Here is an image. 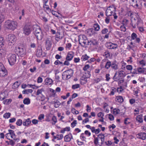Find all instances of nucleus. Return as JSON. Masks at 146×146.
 Returning a JSON list of instances; mask_svg holds the SVG:
<instances>
[{
	"label": "nucleus",
	"mask_w": 146,
	"mask_h": 146,
	"mask_svg": "<svg viewBox=\"0 0 146 146\" xmlns=\"http://www.w3.org/2000/svg\"><path fill=\"white\" fill-rule=\"evenodd\" d=\"M5 27L6 28L13 31L15 29L17 26V23L12 20H7L5 22Z\"/></svg>",
	"instance_id": "1"
},
{
	"label": "nucleus",
	"mask_w": 146,
	"mask_h": 146,
	"mask_svg": "<svg viewBox=\"0 0 146 146\" xmlns=\"http://www.w3.org/2000/svg\"><path fill=\"white\" fill-rule=\"evenodd\" d=\"M33 30V26L31 23H26L23 27V33L26 35L28 36L31 33Z\"/></svg>",
	"instance_id": "2"
},
{
	"label": "nucleus",
	"mask_w": 146,
	"mask_h": 146,
	"mask_svg": "<svg viewBox=\"0 0 146 146\" xmlns=\"http://www.w3.org/2000/svg\"><path fill=\"white\" fill-rule=\"evenodd\" d=\"M34 31V33L37 39L39 40H42L44 36V35L40 27L38 25H36Z\"/></svg>",
	"instance_id": "3"
},
{
	"label": "nucleus",
	"mask_w": 146,
	"mask_h": 146,
	"mask_svg": "<svg viewBox=\"0 0 146 146\" xmlns=\"http://www.w3.org/2000/svg\"><path fill=\"white\" fill-rule=\"evenodd\" d=\"M125 75V73L123 70H118L115 72L113 79L115 81H117L120 78L124 77Z\"/></svg>",
	"instance_id": "4"
},
{
	"label": "nucleus",
	"mask_w": 146,
	"mask_h": 146,
	"mask_svg": "<svg viewBox=\"0 0 146 146\" xmlns=\"http://www.w3.org/2000/svg\"><path fill=\"white\" fill-rule=\"evenodd\" d=\"M73 73V71L71 69L64 71L62 74V79L64 80L69 79L72 77Z\"/></svg>",
	"instance_id": "5"
},
{
	"label": "nucleus",
	"mask_w": 146,
	"mask_h": 146,
	"mask_svg": "<svg viewBox=\"0 0 146 146\" xmlns=\"http://www.w3.org/2000/svg\"><path fill=\"white\" fill-rule=\"evenodd\" d=\"M78 41L79 43L83 46L88 44V40L86 36L84 35H81L79 36Z\"/></svg>",
	"instance_id": "6"
},
{
	"label": "nucleus",
	"mask_w": 146,
	"mask_h": 146,
	"mask_svg": "<svg viewBox=\"0 0 146 146\" xmlns=\"http://www.w3.org/2000/svg\"><path fill=\"white\" fill-rule=\"evenodd\" d=\"M6 39L10 45L14 44L16 40L15 36L13 34H9L6 37Z\"/></svg>",
	"instance_id": "7"
},
{
	"label": "nucleus",
	"mask_w": 146,
	"mask_h": 146,
	"mask_svg": "<svg viewBox=\"0 0 146 146\" xmlns=\"http://www.w3.org/2000/svg\"><path fill=\"white\" fill-rule=\"evenodd\" d=\"M116 8L114 6L112 5L109 7L106 11V15L107 16H110L115 14Z\"/></svg>",
	"instance_id": "8"
},
{
	"label": "nucleus",
	"mask_w": 146,
	"mask_h": 146,
	"mask_svg": "<svg viewBox=\"0 0 146 146\" xmlns=\"http://www.w3.org/2000/svg\"><path fill=\"white\" fill-rule=\"evenodd\" d=\"M16 55L15 54H10L8 57V60L10 64L13 65L16 62Z\"/></svg>",
	"instance_id": "9"
},
{
	"label": "nucleus",
	"mask_w": 146,
	"mask_h": 146,
	"mask_svg": "<svg viewBox=\"0 0 146 146\" xmlns=\"http://www.w3.org/2000/svg\"><path fill=\"white\" fill-rule=\"evenodd\" d=\"M119 45L118 43H115L111 42H107L106 44V47L109 49H115L117 48Z\"/></svg>",
	"instance_id": "10"
},
{
	"label": "nucleus",
	"mask_w": 146,
	"mask_h": 146,
	"mask_svg": "<svg viewBox=\"0 0 146 146\" xmlns=\"http://www.w3.org/2000/svg\"><path fill=\"white\" fill-rule=\"evenodd\" d=\"M17 53L18 55L21 56H23L25 54V51L23 48L18 47L16 49Z\"/></svg>",
	"instance_id": "11"
},
{
	"label": "nucleus",
	"mask_w": 146,
	"mask_h": 146,
	"mask_svg": "<svg viewBox=\"0 0 146 146\" xmlns=\"http://www.w3.org/2000/svg\"><path fill=\"white\" fill-rule=\"evenodd\" d=\"M74 53L73 52L71 51L68 52L66 58V59L68 60L71 61L72 60L74 56Z\"/></svg>",
	"instance_id": "12"
},
{
	"label": "nucleus",
	"mask_w": 146,
	"mask_h": 146,
	"mask_svg": "<svg viewBox=\"0 0 146 146\" xmlns=\"http://www.w3.org/2000/svg\"><path fill=\"white\" fill-rule=\"evenodd\" d=\"M98 41L94 39H92L91 40H88L87 45H97L98 44Z\"/></svg>",
	"instance_id": "13"
},
{
	"label": "nucleus",
	"mask_w": 146,
	"mask_h": 146,
	"mask_svg": "<svg viewBox=\"0 0 146 146\" xmlns=\"http://www.w3.org/2000/svg\"><path fill=\"white\" fill-rule=\"evenodd\" d=\"M138 138L144 140L146 139V133L144 132H141L137 135Z\"/></svg>",
	"instance_id": "14"
},
{
	"label": "nucleus",
	"mask_w": 146,
	"mask_h": 146,
	"mask_svg": "<svg viewBox=\"0 0 146 146\" xmlns=\"http://www.w3.org/2000/svg\"><path fill=\"white\" fill-rule=\"evenodd\" d=\"M31 123V121L29 118L25 119L23 122V126L27 127H29Z\"/></svg>",
	"instance_id": "15"
},
{
	"label": "nucleus",
	"mask_w": 146,
	"mask_h": 146,
	"mask_svg": "<svg viewBox=\"0 0 146 146\" xmlns=\"http://www.w3.org/2000/svg\"><path fill=\"white\" fill-rule=\"evenodd\" d=\"M44 90L42 88L38 89L37 90L36 94L37 96H38L40 94L42 96L39 99V100H40L41 101L44 100V97L43 96H42V92Z\"/></svg>",
	"instance_id": "16"
},
{
	"label": "nucleus",
	"mask_w": 146,
	"mask_h": 146,
	"mask_svg": "<svg viewBox=\"0 0 146 146\" xmlns=\"http://www.w3.org/2000/svg\"><path fill=\"white\" fill-rule=\"evenodd\" d=\"M72 139L73 136L70 133L65 135L64 137V141L65 142H70Z\"/></svg>",
	"instance_id": "17"
},
{
	"label": "nucleus",
	"mask_w": 146,
	"mask_h": 146,
	"mask_svg": "<svg viewBox=\"0 0 146 146\" xmlns=\"http://www.w3.org/2000/svg\"><path fill=\"white\" fill-rule=\"evenodd\" d=\"M91 76L90 72L89 71H86L84 74L83 76L81 78V80H83V78H84L85 81V83L86 82V80H85L86 78H89Z\"/></svg>",
	"instance_id": "18"
},
{
	"label": "nucleus",
	"mask_w": 146,
	"mask_h": 146,
	"mask_svg": "<svg viewBox=\"0 0 146 146\" xmlns=\"http://www.w3.org/2000/svg\"><path fill=\"white\" fill-rule=\"evenodd\" d=\"M45 84L48 86L52 85L53 84V80L49 78H46L44 80Z\"/></svg>",
	"instance_id": "19"
},
{
	"label": "nucleus",
	"mask_w": 146,
	"mask_h": 146,
	"mask_svg": "<svg viewBox=\"0 0 146 146\" xmlns=\"http://www.w3.org/2000/svg\"><path fill=\"white\" fill-rule=\"evenodd\" d=\"M98 138L101 140V142L99 144V145L101 146L104 142L105 136L104 134L102 133L98 135Z\"/></svg>",
	"instance_id": "20"
},
{
	"label": "nucleus",
	"mask_w": 146,
	"mask_h": 146,
	"mask_svg": "<svg viewBox=\"0 0 146 146\" xmlns=\"http://www.w3.org/2000/svg\"><path fill=\"white\" fill-rule=\"evenodd\" d=\"M136 120L137 122L139 123H143V114H141L137 116Z\"/></svg>",
	"instance_id": "21"
},
{
	"label": "nucleus",
	"mask_w": 146,
	"mask_h": 146,
	"mask_svg": "<svg viewBox=\"0 0 146 146\" xmlns=\"http://www.w3.org/2000/svg\"><path fill=\"white\" fill-rule=\"evenodd\" d=\"M8 74L7 71L5 68L4 69L0 70V76L1 77L5 76Z\"/></svg>",
	"instance_id": "22"
},
{
	"label": "nucleus",
	"mask_w": 146,
	"mask_h": 146,
	"mask_svg": "<svg viewBox=\"0 0 146 146\" xmlns=\"http://www.w3.org/2000/svg\"><path fill=\"white\" fill-rule=\"evenodd\" d=\"M6 54V51L3 49H0V58H4Z\"/></svg>",
	"instance_id": "23"
},
{
	"label": "nucleus",
	"mask_w": 146,
	"mask_h": 146,
	"mask_svg": "<svg viewBox=\"0 0 146 146\" xmlns=\"http://www.w3.org/2000/svg\"><path fill=\"white\" fill-rule=\"evenodd\" d=\"M103 108L104 111L106 113H108L109 111V106L106 103H104L103 104Z\"/></svg>",
	"instance_id": "24"
},
{
	"label": "nucleus",
	"mask_w": 146,
	"mask_h": 146,
	"mask_svg": "<svg viewBox=\"0 0 146 146\" xmlns=\"http://www.w3.org/2000/svg\"><path fill=\"white\" fill-rule=\"evenodd\" d=\"M111 62L110 60H107L104 68L107 69H108L111 66Z\"/></svg>",
	"instance_id": "25"
},
{
	"label": "nucleus",
	"mask_w": 146,
	"mask_h": 146,
	"mask_svg": "<svg viewBox=\"0 0 146 146\" xmlns=\"http://www.w3.org/2000/svg\"><path fill=\"white\" fill-rule=\"evenodd\" d=\"M91 131L92 133H95L96 134L99 133L100 131L99 128L95 129L94 127H91Z\"/></svg>",
	"instance_id": "26"
},
{
	"label": "nucleus",
	"mask_w": 146,
	"mask_h": 146,
	"mask_svg": "<svg viewBox=\"0 0 146 146\" xmlns=\"http://www.w3.org/2000/svg\"><path fill=\"white\" fill-rule=\"evenodd\" d=\"M9 132L10 135H11V137L12 138H15L16 137V135L14 131L11 129H9L8 130Z\"/></svg>",
	"instance_id": "27"
},
{
	"label": "nucleus",
	"mask_w": 146,
	"mask_h": 146,
	"mask_svg": "<svg viewBox=\"0 0 146 146\" xmlns=\"http://www.w3.org/2000/svg\"><path fill=\"white\" fill-rule=\"evenodd\" d=\"M20 84V83L18 81H16L13 85L12 86V88L14 89H15L18 88Z\"/></svg>",
	"instance_id": "28"
},
{
	"label": "nucleus",
	"mask_w": 146,
	"mask_h": 146,
	"mask_svg": "<svg viewBox=\"0 0 146 146\" xmlns=\"http://www.w3.org/2000/svg\"><path fill=\"white\" fill-rule=\"evenodd\" d=\"M7 96L4 92L1 93L0 94V100L2 101L6 98Z\"/></svg>",
	"instance_id": "29"
},
{
	"label": "nucleus",
	"mask_w": 146,
	"mask_h": 146,
	"mask_svg": "<svg viewBox=\"0 0 146 146\" xmlns=\"http://www.w3.org/2000/svg\"><path fill=\"white\" fill-rule=\"evenodd\" d=\"M90 58L86 54H85L82 55L81 58L82 61H85L88 60Z\"/></svg>",
	"instance_id": "30"
},
{
	"label": "nucleus",
	"mask_w": 146,
	"mask_h": 146,
	"mask_svg": "<svg viewBox=\"0 0 146 146\" xmlns=\"http://www.w3.org/2000/svg\"><path fill=\"white\" fill-rule=\"evenodd\" d=\"M111 112L114 115H117L119 114L120 112V110L117 108L114 109L112 111H111Z\"/></svg>",
	"instance_id": "31"
},
{
	"label": "nucleus",
	"mask_w": 146,
	"mask_h": 146,
	"mask_svg": "<svg viewBox=\"0 0 146 146\" xmlns=\"http://www.w3.org/2000/svg\"><path fill=\"white\" fill-rule=\"evenodd\" d=\"M111 67L112 69L115 70H117L118 68L117 65L116 64L115 62H113L111 63Z\"/></svg>",
	"instance_id": "32"
},
{
	"label": "nucleus",
	"mask_w": 146,
	"mask_h": 146,
	"mask_svg": "<svg viewBox=\"0 0 146 146\" xmlns=\"http://www.w3.org/2000/svg\"><path fill=\"white\" fill-rule=\"evenodd\" d=\"M115 100L116 102H122L123 101V99L122 96H119L116 97Z\"/></svg>",
	"instance_id": "33"
},
{
	"label": "nucleus",
	"mask_w": 146,
	"mask_h": 146,
	"mask_svg": "<svg viewBox=\"0 0 146 146\" xmlns=\"http://www.w3.org/2000/svg\"><path fill=\"white\" fill-rule=\"evenodd\" d=\"M52 43L49 40H46V46L47 49L49 48L51 46Z\"/></svg>",
	"instance_id": "34"
},
{
	"label": "nucleus",
	"mask_w": 146,
	"mask_h": 146,
	"mask_svg": "<svg viewBox=\"0 0 146 146\" xmlns=\"http://www.w3.org/2000/svg\"><path fill=\"white\" fill-rule=\"evenodd\" d=\"M54 107L55 108H57L60 105V103L58 100H56L54 101Z\"/></svg>",
	"instance_id": "35"
},
{
	"label": "nucleus",
	"mask_w": 146,
	"mask_h": 146,
	"mask_svg": "<svg viewBox=\"0 0 146 146\" xmlns=\"http://www.w3.org/2000/svg\"><path fill=\"white\" fill-rule=\"evenodd\" d=\"M102 77L100 76L97 77L94 79V83H98L102 80Z\"/></svg>",
	"instance_id": "36"
},
{
	"label": "nucleus",
	"mask_w": 146,
	"mask_h": 146,
	"mask_svg": "<svg viewBox=\"0 0 146 146\" xmlns=\"http://www.w3.org/2000/svg\"><path fill=\"white\" fill-rule=\"evenodd\" d=\"M138 73L139 74L143 73L145 72V68L139 67L137 68Z\"/></svg>",
	"instance_id": "37"
},
{
	"label": "nucleus",
	"mask_w": 146,
	"mask_h": 146,
	"mask_svg": "<svg viewBox=\"0 0 146 146\" xmlns=\"http://www.w3.org/2000/svg\"><path fill=\"white\" fill-rule=\"evenodd\" d=\"M23 103L24 104L28 105L30 103V101L29 98H26L24 99Z\"/></svg>",
	"instance_id": "38"
},
{
	"label": "nucleus",
	"mask_w": 146,
	"mask_h": 146,
	"mask_svg": "<svg viewBox=\"0 0 146 146\" xmlns=\"http://www.w3.org/2000/svg\"><path fill=\"white\" fill-rule=\"evenodd\" d=\"M131 3L132 4V5L134 7H138V5L137 3V1L135 0H132L131 1Z\"/></svg>",
	"instance_id": "39"
},
{
	"label": "nucleus",
	"mask_w": 146,
	"mask_h": 146,
	"mask_svg": "<svg viewBox=\"0 0 146 146\" xmlns=\"http://www.w3.org/2000/svg\"><path fill=\"white\" fill-rule=\"evenodd\" d=\"M33 91V90L31 89L25 90L23 91V94H28L29 93H32Z\"/></svg>",
	"instance_id": "40"
},
{
	"label": "nucleus",
	"mask_w": 146,
	"mask_h": 146,
	"mask_svg": "<svg viewBox=\"0 0 146 146\" xmlns=\"http://www.w3.org/2000/svg\"><path fill=\"white\" fill-rule=\"evenodd\" d=\"M11 115V113L9 112H7L5 113L3 117L5 119H8L9 118Z\"/></svg>",
	"instance_id": "41"
},
{
	"label": "nucleus",
	"mask_w": 146,
	"mask_h": 146,
	"mask_svg": "<svg viewBox=\"0 0 146 146\" xmlns=\"http://www.w3.org/2000/svg\"><path fill=\"white\" fill-rule=\"evenodd\" d=\"M42 54V49H39L37 50L36 55L37 56H40Z\"/></svg>",
	"instance_id": "42"
},
{
	"label": "nucleus",
	"mask_w": 146,
	"mask_h": 146,
	"mask_svg": "<svg viewBox=\"0 0 146 146\" xmlns=\"http://www.w3.org/2000/svg\"><path fill=\"white\" fill-rule=\"evenodd\" d=\"M52 120L53 121L52 123V125L55 124L57 121V118L56 117L54 116H52Z\"/></svg>",
	"instance_id": "43"
},
{
	"label": "nucleus",
	"mask_w": 146,
	"mask_h": 146,
	"mask_svg": "<svg viewBox=\"0 0 146 146\" xmlns=\"http://www.w3.org/2000/svg\"><path fill=\"white\" fill-rule=\"evenodd\" d=\"M107 59H103L101 63L100 66L102 68H104L105 65L106 64V62Z\"/></svg>",
	"instance_id": "44"
},
{
	"label": "nucleus",
	"mask_w": 146,
	"mask_h": 146,
	"mask_svg": "<svg viewBox=\"0 0 146 146\" xmlns=\"http://www.w3.org/2000/svg\"><path fill=\"white\" fill-rule=\"evenodd\" d=\"M12 101V100L11 99H6L3 101V103L4 104H10Z\"/></svg>",
	"instance_id": "45"
},
{
	"label": "nucleus",
	"mask_w": 146,
	"mask_h": 146,
	"mask_svg": "<svg viewBox=\"0 0 146 146\" xmlns=\"http://www.w3.org/2000/svg\"><path fill=\"white\" fill-rule=\"evenodd\" d=\"M94 28L95 30L96 31H98L100 29V26L97 23L95 24L94 25Z\"/></svg>",
	"instance_id": "46"
},
{
	"label": "nucleus",
	"mask_w": 146,
	"mask_h": 146,
	"mask_svg": "<svg viewBox=\"0 0 146 146\" xmlns=\"http://www.w3.org/2000/svg\"><path fill=\"white\" fill-rule=\"evenodd\" d=\"M22 120L20 119H19L17 120L16 123L17 125L20 126L22 125Z\"/></svg>",
	"instance_id": "47"
},
{
	"label": "nucleus",
	"mask_w": 146,
	"mask_h": 146,
	"mask_svg": "<svg viewBox=\"0 0 146 146\" xmlns=\"http://www.w3.org/2000/svg\"><path fill=\"white\" fill-rule=\"evenodd\" d=\"M56 73H55V81L56 82L58 83L59 82H60V77L56 75Z\"/></svg>",
	"instance_id": "48"
},
{
	"label": "nucleus",
	"mask_w": 146,
	"mask_h": 146,
	"mask_svg": "<svg viewBox=\"0 0 146 146\" xmlns=\"http://www.w3.org/2000/svg\"><path fill=\"white\" fill-rule=\"evenodd\" d=\"M71 111L73 114H77L79 113V112L74 108H72Z\"/></svg>",
	"instance_id": "49"
},
{
	"label": "nucleus",
	"mask_w": 146,
	"mask_h": 146,
	"mask_svg": "<svg viewBox=\"0 0 146 146\" xmlns=\"http://www.w3.org/2000/svg\"><path fill=\"white\" fill-rule=\"evenodd\" d=\"M80 139L82 141H85L86 139V137L84 136V134L82 133L81 134L80 136Z\"/></svg>",
	"instance_id": "50"
},
{
	"label": "nucleus",
	"mask_w": 146,
	"mask_h": 146,
	"mask_svg": "<svg viewBox=\"0 0 146 146\" xmlns=\"http://www.w3.org/2000/svg\"><path fill=\"white\" fill-rule=\"evenodd\" d=\"M137 37V34L134 33H133L131 35V39L132 40H135Z\"/></svg>",
	"instance_id": "51"
},
{
	"label": "nucleus",
	"mask_w": 146,
	"mask_h": 146,
	"mask_svg": "<svg viewBox=\"0 0 146 146\" xmlns=\"http://www.w3.org/2000/svg\"><path fill=\"white\" fill-rule=\"evenodd\" d=\"M44 114H40L38 116V119L39 121H41L44 118Z\"/></svg>",
	"instance_id": "52"
},
{
	"label": "nucleus",
	"mask_w": 146,
	"mask_h": 146,
	"mask_svg": "<svg viewBox=\"0 0 146 146\" xmlns=\"http://www.w3.org/2000/svg\"><path fill=\"white\" fill-rule=\"evenodd\" d=\"M120 30L123 32H125L126 30L125 27L124 25H121L120 26Z\"/></svg>",
	"instance_id": "53"
},
{
	"label": "nucleus",
	"mask_w": 146,
	"mask_h": 146,
	"mask_svg": "<svg viewBox=\"0 0 146 146\" xmlns=\"http://www.w3.org/2000/svg\"><path fill=\"white\" fill-rule=\"evenodd\" d=\"M126 68L127 70L131 71L132 70L133 67L131 65H128L126 66Z\"/></svg>",
	"instance_id": "54"
},
{
	"label": "nucleus",
	"mask_w": 146,
	"mask_h": 146,
	"mask_svg": "<svg viewBox=\"0 0 146 146\" xmlns=\"http://www.w3.org/2000/svg\"><path fill=\"white\" fill-rule=\"evenodd\" d=\"M4 20V16L1 13H0V23L3 22Z\"/></svg>",
	"instance_id": "55"
},
{
	"label": "nucleus",
	"mask_w": 146,
	"mask_h": 146,
	"mask_svg": "<svg viewBox=\"0 0 146 146\" xmlns=\"http://www.w3.org/2000/svg\"><path fill=\"white\" fill-rule=\"evenodd\" d=\"M38 121H39L38 120L35 119H33L31 121L32 123L34 125H36L37 124Z\"/></svg>",
	"instance_id": "56"
},
{
	"label": "nucleus",
	"mask_w": 146,
	"mask_h": 146,
	"mask_svg": "<svg viewBox=\"0 0 146 146\" xmlns=\"http://www.w3.org/2000/svg\"><path fill=\"white\" fill-rule=\"evenodd\" d=\"M66 49L70 50V48L72 46V45L70 43H68L66 44Z\"/></svg>",
	"instance_id": "57"
},
{
	"label": "nucleus",
	"mask_w": 146,
	"mask_h": 146,
	"mask_svg": "<svg viewBox=\"0 0 146 146\" xmlns=\"http://www.w3.org/2000/svg\"><path fill=\"white\" fill-rule=\"evenodd\" d=\"M127 62L129 63H132L133 62L132 57L130 56L128 57L127 60Z\"/></svg>",
	"instance_id": "58"
},
{
	"label": "nucleus",
	"mask_w": 146,
	"mask_h": 146,
	"mask_svg": "<svg viewBox=\"0 0 146 146\" xmlns=\"http://www.w3.org/2000/svg\"><path fill=\"white\" fill-rule=\"evenodd\" d=\"M123 90V89L121 86H120L119 88H118L116 89V91L119 93L121 92Z\"/></svg>",
	"instance_id": "59"
},
{
	"label": "nucleus",
	"mask_w": 146,
	"mask_h": 146,
	"mask_svg": "<svg viewBox=\"0 0 146 146\" xmlns=\"http://www.w3.org/2000/svg\"><path fill=\"white\" fill-rule=\"evenodd\" d=\"M43 7L44 9H46L48 11H50V9L49 8V6L48 5H47L46 4H44Z\"/></svg>",
	"instance_id": "60"
},
{
	"label": "nucleus",
	"mask_w": 146,
	"mask_h": 146,
	"mask_svg": "<svg viewBox=\"0 0 146 146\" xmlns=\"http://www.w3.org/2000/svg\"><path fill=\"white\" fill-rule=\"evenodd\" d=\"M104 116V113L102 112L99 113L97 114L98 117L99 118H102Z\"/></svg>",
	"instance_id": "61"
},
{
	"label": "nucleus",
	"mask_w": 146,
	"mask_h": 146,
	"mask_svg": "<svg viewBox=\"0 0 146 146\" xmlns=\"http://www.w3.org/2000/svg\"><path fill=\"white\" fill-rule=\"evenodd\" d=\"M50 91L52 93V94L53 96H55L56 95V92L55 90L52 89H50Z\"/></svg>",
	"instance_id": "62"
},
{
	"label": "nucleus",
	"mask_w": 146,
	"mask_h": 146,
	"mask_svg": "<svg viewBox=\"0 0 146 146\" xmlns=\"http://www.w3.org/2000/svg\"><path fill=\"white\" fill-rule=\"evenodd\" d=\"M80 85L78 84L73 85L72 86V88L73 89H77L79 88Z\"/></svg>",
	"instance_id": "63"
},
{
	"label": "nucleus",
	"mask_w": 146,
	"mask_h": 146,
	"mask_svg": "<svg viewBox=\"0 0 146 146\" xmlns=\"http://www.w3.org/2000/svg\"><path fill=\"white\" fill-rule=\"evenodd\" d=\"M139 63L143 67L145 65L146 62L144 60H142L139 62Z\"/></svg>",
	"instance_id": "64"
}]
</instances>
